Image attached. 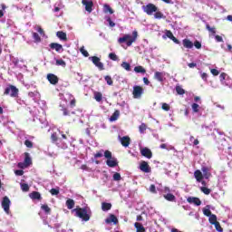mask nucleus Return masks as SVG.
I'll return each instance as SVG.
<instances>
[{
  "label": "nucleus",
  "mask_w": 232,
  "mask_h": 232,
  "mask_svg": "<svg viewBox=\"0 0 232 232\" xmlns=\"http://www.w3.org/2000/svg\"><path fill=\"white\" fill-rule=\"evenodd\" d=\"M141 9L145 14H147V15H151L152 14H154L155 19H166V15H164L162 12L159 11V7H157V5L152 3L142 5Z\"/></svg>",
  "instance_id": "1"
},
{
  "label": "nucleus",
  "mask_w": 232,
  "mask_h": 232,
  "mask_svg": "<svg viewBox=\"0 0 232 232\" xmlns=\"http://www.w3.org/2000/svg\"><path fill=\"white\" fill-rule=\"evenodd\" d=\"M72 213H75V217L81 218L83 222H88L92 218V210L88 207H77L72 210Z\"/></svg>",
  "instance_id": "2"
},
{
  "label": "nucleus",
  "mask_w": 232,
  "mask_h": 232,
  "mask_svg": "<svg viewBox=\"0 0 232 232\" xmlns=\"http://www.w3.org/2000/svg\"><path fill=\"white\" fill-rule=\"evenodd\" d=\"M137 37H139V33L137 31H133L132 36L130 34H125L118 39V43L119 44H123V43H126L127 46H131L133 43L137 41Z\"/></svg>",
  "instance_id": "3"
},
{
  "label": "nucleus",
  "mask_w": 232,
  "mask_h": 232,
  "mask_svg": "<svg viewBox=\"0 0 232 232\" xmlns=\"http://www.w3.org/2000/svg\"><path fill=\"white\" fill-rule=\"evenodd\" d=\"M4 95H10V97H17L19 95V89L14 85H9L5 88Z\"/></svg>",
  "instance_id": "4"
},
{
  "label": "nucleus",
  "mask_w": 232,
  "mask_h": 232,
  "mask_svg": "<svg viewBox=\"0 0 232 232\" xmlns=\"http://www.w3.org/2000/svg\"><path fill=\"white\" fill-rule=\"evenodd\" d=\"M143 94H144V88H142L140 85H135L133 87V91H132L133 99H140V97H142Z\"/></svg>",
  "instance_id": "5"
},
{
  "label": "nucleus",
  "mask_w": 232,
  "mask_h": 232,
  "mask_svg": "<svg viewBox=\"0 0 232 232\" xmlns=\"http://www.w3.org/2000/svg\"><path fill=\"white\" fill-rule=\"evenodd\" d=\"M90 59L92 62V64H94V66H96V68H98L100 72H102V70H104V63L101 62V58L97 56H92L90 57Z\"/></svg>",
  "instance_id": "6"
},
{
  "label": "nucleus",
  "mask_w": 232,
  "mask_h": 232,
  "mask_svg": "<svg viewBox=\"0 0 232 232\" xmlns=\"http://www.w3.org/2000/svg\"><path fill=\"white\" fill-rule=\"evenodd\" d=\"M2 208L5 213H10V198L6 196L3 198Z\"/></svg>",
  "instance_id": "7"
},
{
  "label": "nucleus",
  "mask_w": 232,
  "mask_h": 232,
  "mask_svg": "<svg viewBox=\"0 0 232 232\" xmlns=\"http://www.w3.org/2000/svg\"><path fill=\"white\" fill-rule=\"evenodd\" d=\"M82 4L83 5V6H85L86 12H88L89 14H92V12H93V1L82 0Z\"/></svg>",
  "instance_id": "8"
},
{
  "label": "nucleus",
  "mask_w": 232,
  "mask_h": 232,
  "mask_svg": "<svg viewBox=\"0 0 232 232\" xmlns=\"http://www.w3.org/2000/svg\"><path fill=\"white\" fill-rule=\"evenodd\" d=\"M46 79L50 82V84H53V86L59 83V77H57V75L53 73H48Z\"/></svg>",
  "instance_id": "9"
},
{
  "label": "nucleus",
  "mask_w": 232,
  "mask_h": 232,
  "mask_svg": "<svg viewBox=\"0 0 232 232\" xmlns=\"http://www.w3.org/2000/svg\"><path fill=\"white\" fill-rule=\"evenodd\" d=\"M140 171H143V173H151V168L145 160L140 162Z\"/></svg>",
  "instance_id": "10"
},
{
  "label": "nucleus",
  "mask_w": 232,
  "mask_h": 232,
  "mask_svg": "<svg viewBox=\"0 0 232 232\" xmlns=\"http://www.w3.org/2000/svg\"><path fill=\"white\" fill-rule=\"evenodd\" d=\"M120 139V142L121 144V146H123V148H128V146H130V142H131V139L130 138V136H123V137H119Z\"/></svg>",
  "instance_id": "11"
},
{
  "label": "nucleus",
  "mask_w": 232,
  "mask_h": 232,
  "mask_svg": "<svg viewBox=\"0 0 232 232\" xmlns=\"http://www.w3.org/2000/svg\"><path fill=\"white\" fill-rule=\"evenodd\" d=\"M140 154L142 157H146V159H151V157H153V152H151V150L146 147L140 150Z\"/></svg>",
  "instance_id": "12"
},
{
  "label": "nucleus",
  "mask_w": 232,
  "mask_h": 232,
  "mask_svg": "<svg viewBox=\"0 0 232 232\" xmlns=\"http://www.w3.org/2000/svg\"><path fill=\"white\" fill-rule=\"evenodd\" d=\"M201 171L203 173V179H210L211 175V168L209 167H202Z\"/></svg>",
  "instance_id": "13"
},
{
  "label": "nucleus",
  "mask_w": 232,
  "mask_h": 232,
  "mask_svg": "<svg viewBox=\"0 0 232 232\" xmlns=\"http://www.w3.org/2000/svg\"><path fill=\"white\" fill-rule=\"evenodd\" d=\"M187 202H188V204H195V206H200V204H202L200 198L191 197L187 198Z\"/></svg>",
  "instance_id": "14"
},
{
  "label": "nucleus",
  "mask_w": 232,
  "mask_h": 232,
  "mask_svg": "<svg viewBox=\"0 0 232 232\" xmlns=\"http://www.w3.org/2000/svg\"><path fill=\"white\" fill-rule=\"evenodd\" d=\"M106 224H111V222L113 224H119V219L117 218V217L113 214H111L110 217L108 218L105 219Z\"/></svg>",
  "instance_id": "15"
},
{
  "label": "nucleus",
  "mask_w": 232,
  "mask_h": 232,
  "mask_svg": "<svg viewBox=\"0 0 232 232\" xmlns=\"http://www.w3.org/2000/svg\"><path fill=\"white\" fill-rule=\"evenodd\" d=\"M52 50H55V52H63V45L57 43H52L49 44Z\"/></svg>",
  "instance_id": "16"
},
{
  "label": "nucleus",
  "mask_w": 232,
  "mask_h": 232,
  "mask_svg": "<svg viewBox=\"0 0 232 232\" xmlns=\"http://www.w3.org/2000/svg\"><path fill=\"white\" fill-rule=\"evenodd\" d=\"M194 177L197 182H202L204 179V175L202 174V171H200L199 169H197L196 171H194Z\"/></svg>",
  "instance_id": "17"
},
{
  "label": "nucleus",
  "mask_w": 232,
  "mask_h": 232,
  "mask_svg": "<svg viewBox=\"0 0 232 232\" xmlns=\"http://www.w3.org/2000/svg\"><path fill=\"white\" fill-rule=\"evenodd\" d=\"M163 198H165V200H168V202H176L177 201V198L175 197V195H173L171 193H167V194L163 195Z\"/></svg>",
  "instance_id": "18"
},
{
  "label": "nucleus",
  "mask_w": 232,
  "mask_h": 232,
  "mask_svg": "<svg viewBox=\"0 0 232 232\" xmlns=\"http://www.w3.org/2000/svg\"><path fill=\"white\" fill-rule=\"evenodd\" d=\"M182 44L184 48H188V50H191V48H193V42H191V40L189 39H183Z\"/></svg>",
  "instance_id": "19"
},
{
  "label": "nucleus",
  "mask_w": 232,
  "mask_h": 232,
  "mask_svg": "<svg viewBox=\"0 0 232 232\" xmlns=\"http://www.w3.org/2000/svg\"><path fill=\"white\" fill-rule=\"evenodd\" d=\"M119 117H121V111L116 110L112 115L110 117L111 122H115V121L119 120Z\"/></svg>",
  "instance_id": "20"
},
{
  "label": "nucleus",
  "mask_w": 232,
  "mask_h": 232,
  "mask_svg": "<svg viewBox=\"0 0 232 232\" xmlns=\"http://www.w3.org/2000/svg\"><path fill=\"white\" fill-rule=\"evenodd\" d=\"M24 166L25 168H28V166H31L32 164V158H30V153L24 152Z\"/></svg>",
  "instance_id": "21"
},
{
  "label": "nucleus",
  "mask_w": 232,
  "mask_h": 232,
  "mask_svg": "<svg viewBox=\"0 0 232 232\" xmlns=\"http://www.w3.org/2000/svg\"><path fill=\"white\" fill-rule=\"evenodd\" d=\"M154 79H156V81H159V82H164V73H162L160 72H156L154 73Z\"/></svg>",
  "instance_id": "22"
},
{
  "label": "nucleus",
  "mask_w": 232,
  "mask_h": 232,
  "mask_svg": "<svg viewBox=\"0 0 232 232\" xmlns=\"http://www.w3.org/2000/svg\"><path fill=\"white\" fill-rule=\"evenodd\" d=\"M107 166L109 168H115L116 166H119V162H117V160H107L106 161Z\"/></svg>",
  "instance_id": "23"
},
{
  "label": "nucleus",
  "mask_w": 232,
  "mask_h": 232,
  "mask_svg": "<svg viewBox=\"0 0 232 232\" xmlns=\"http://www.w3.org/2000/svg\"><path fill=\"white\" fill-rule=\"evenodd\" d=\"M30 198H32L33 200H41V193L34 191L30 194Z\"/></svg>",
  "instance_id": "24"
},
{
  "label": "nucleus",
  "mask_w": 232,
  "mask_h": 232,
  "mask_svg": "<svg viewBox=\"0 0 232 232\" xmlns=\"http://www.w3.org/2000/svg\"><path fill=\"white\" fill-rule=\"evenodd\" d=\"M65 206H67L68 209H72V208H75V201L72 198H68L65 202Z\"/></svg>",
  "instance_id": "25"
},
{
  "label": "nucleus",
  "mask_w": 232,
  "mask_h": 232,
  "mask_svg": "<svg viewBox=\"0 0 232 232\" xmlns=\"http://www.w3.org/2000/svg\"><path fill=\"white\" fill-rule=\"evenodd\" d=\"M57 37L61 39V41H68V37L66 36V33L63 31H58L56 33Z\"/></svg>",
  "instance_id": "26"
},
{
  "label": "nucleus",
  "mask_w": 232,
  "mask_h": 232,
  "mask_svg": "<svg viewBox=\"0 0 232 232\" xmlns=\"http://www.w3.org/2000/svg\"><path fill=\"white\" fill-rule=\"evenodd\" d=\"M134 227H136V232H146V228H144V226L142 224L136 222L134 224Z\"/></svg>",
  "instance_id": "27"
},
{
  "label": "nucleus",
  "mask_w": 232,
  "mask_h": 232,
  "mask_svg": "<svg viewBox=\"0 0 232 232\" xmlns=\"http://www.w3.org/2000/svg\"><path fill=\"white\" fill-rule=\"evenodd\" d=\"M102 211H110V209H111V203L102 202Z\"/></svg>",
  "instance_id": "28"
},
{
  "label": "nucleus",
  "mask_w": 232,
  "mask_h": 232,
  "mask_svg": "<svg viewBox=\"0 0 232 232\" xmlns=\"http://www.w3.org/2000/svg\"><path fill=\"white\" fill-rule=\"evenodd\" d=\"M134 72L136 73H146V69L142 65H138L134 67Z\"/></svg>",
  "instance_id": "29"
},
{
  "label": "nucleus",
  "mask_w": 232,
  "mask_h": 232,
  "mask_svg": "<svg viewBox=\"0 0 232 232\" xmlns=\"http://www.w3.org/2000/svg\"><path fill=\"white\" fill-rule=\"evenodd\" d=\"M41 209L44 211L46 215H50V213H52V208H50L47 204L42 205Z\"/></svg>",
  "instance_id": "30"
},
{
  "label": "nucleus",
  "mask_w": 232,
  "mask_h": 232,
  "mask_svg": "<svg viewBox=\"0 0 232 232\" xmlns=\"http://www.w3.org/2000/svg\"><path fill=\"white\" fill-rule=\"evenodd\" d=\"M103 12H104V14H113V9L110 6V5H108V4H105L104 5H103Z\"/></svg>",
  "instance_id": "31"
},
{
  "label": "nucleus",
  "mask_w": 232,
  "mask_h": 232,
  "mask_svg": "<svg viewBox=\"0 0 232 232\" xmlns=\"http://www.w3.org/2000/svg\"><path fill=\"white\" fill-rule=\"evenodd\" d=\"M94 99L97 102H101V101H102V92H94Z\"/></svg>",
  "instance_id": "32"
},
{
  "label": "nucleus",
  "mask_w": 232,
  "mask_h": 232,
  "mask_svg": "<svg viewBox=\"0 0 232 232\" xmlns=\"http://www.w3.org/2000/svg\"><path fill=\"white\" fill-rule=\"evenodd\" d=\"M208 222H209L212 226H213L214 224H217V222H218V221L217 220V215H215V214L210 215L209 218H208Z\"/></svg>",
  "instance_id": "33"
},
{
  "label": "nucleus",
  "mask_w": 232,
  "mask_h": 232,
  "mask_svg": "<svg viewBox=\"0 0 232 232\" xmlns=\"http://www.w3.org/2000/svg\"><path fill=\"white\" fill-rule=\"evenodd\" d=\"M121 68H123L127 72H130L131 71V65L128 62H123L121 63Z\"/></svg>",
  "instance_id": "34"
},
{
  "label": "nucleus",
  "mask_w": 232,
  "mask_h": 232,
  "mask_svg": "<svg viewBox=\"0 0 232 232\" xmlns=\"http://www.w3.org/2000/svg\"><path fill=\"white\" fill-rule=\"evenodd\" d=\"M146 130H148V126L146 125V123H141L139 126V131L140 133H144L146 131Z\"/></svg>",
  "instance_id": "35"
},
{
  "label": "nucleus",
  "mask_w": 232,
  "mask_h": 232,
  "mask_svg": "<svg viewBox=\"0 0 232 232\" xmlns=\"http://www.w3.org/2000/svg\"><path fill=\"white\" fill-rule=\"evenodd\" d=\"M104 80L106 81V82H107V84H108L109 86H113V80L111 79V76L106 75V76L104 77Z\"/></svg>",
  "instance_id": "36"
},
{
  "label": "nucleus",
  "mask_w": 232,
  "mask_h": 232,
  "mask_svg": "<svg viewBox=\"0 0 232 232\" xmlns=\"http://www.w3.org/2000/svg\"><path fill=\"white\" fill-rule=\"evenodd\" d=\"M176 92L178 95H184L186 93V91L180 86H176Z\"/></svg>",
  "instance_id": "37"
},
{
  "label": "nucleus",
  "mask_w": 232,
  "mask_h": 232,
  "mask_svg": "<svg viewBox=\"0 0 232 232\" xmlns=\"http://www.w3.org/2000/svg\"><path fill=\"white\" fill-rule=\"evenodd\" d=\"M57 66H63V68H66V62L63 59L56 60Z\"/></svg>",
  "instance_id": "38"
},
{
  "label": "nucleus",
  "mask_w": 232,
  "mask_h": 232,
  "mask_svg": "<svg viewBox=\"0 0 232 232\" xmlns=\"http://www.w3.org/2000/svg\"><path fill=\"white\" fill-rule=\"evenodd\" d=\"M213 226H215V228L218 232H224V228L220 226V222H216Z\"/></svg>",
  "instance_id": "39"
},
{
  "label": "nucleus",
  "mask_w": 232,
  "mask_h": 232,
  "mask_svg": "<svg viewBox=\"0 0 232 232\" xmlns=\"http://www.w3.org/2000/svg\"><path fill=\"white\" fill-rule=\"evenodd\" d=\"M200 191H202L204 195H209L211 193V190L208 188V187H201Z\"/></svg>",
  "instance_id": "40"
},
{
  "label": "nucleus",
  "mask_w": 232,
  "mask_h": 232,
  "mask_svg": "<svg viewBox=\"0 0 232 232\" xmlns=\"http://www.w3.org/2000/svg\"><path fill=\"white\" fill-rule=\"evenodd\" d=\"M33 39L35 43H41V36L37 33H33Z\"/></svg>",
  "instance_id": "41"
},
{
  "label": "nucleus",
  "mask_w": 232,
  "mask_h": 232,
  "mask_svg": "<svg viewBox=\"0 0 232 232\" xmlns=\"http://www.w3.org/2000/svg\"><path fill=\"white\" fill-rule=\"evenodd\" d=\"M51 140H52V142H53V143H55V142H57V140H59V136L57 135V132H53L51 135Z\"/></svg>",
  "instance_id": "42"
},
{
  "label": "nucleus",
  "mask_w": 232,
  "mask_h": 232,
  "mask_svg": "<svg viewBox=\"0 0 232 232\" xmlns=\"http://www.w3.org/2000/svg\"><path fill=\"white\" fill-rule=\"evenodd\" d=\"M109 59H111V61H119V56H117L115 53H109Z\"/></svg>",
  "instance_id": "43"
},
{
  "label": "nucleus",
  "mask_w": 232,
  "mask_h": 232,
  "mask_svg": "<svg viewBox=\"0 0 232 232\" xmlns=\"http://www.w3.org/2000/svg\"><path fill=\"white\" fill-rule=\"evenodd\" d=\"M21 189L22 191H24V192L30 191V186H28V184L26 183H23L21 184Z\"/></svg>",
  "instance_id": "44"
},
{
  "label": "nucleus",
  "mask_w": 232,
  "mask_h": 232,
  "mask_svg": "<svg viewBox=\"0 0 232 232\" xmlns=\"http://www.w3.org/2000/svg\"><path fill=\"white\" fill-rule=\"evenodd\" d=\"M206 28L208 31L210 32V34H212L213 35H215V34H217V30L215 29V27H211L209 24L206 25Z\"/></svg>",
  "instance_id": "45"
},
{
  "label": "nucleus",
  "mask_w": 232,
  "mask_h": 232,
  "mask_svg": "<svg viewBox=\"0 0 232 232\" xmlns=\"http://www.w3.org/2000/svg\"><path fill=\"white\" fill-rule=\"evenodd\" d=\"M80 52L83 57H90V53L88 51H86V49H84V47L80 48Z\"/></svg>",
  "instance_id": "46"
},
{
  "label": "nucleus",
  "mask_w": 232,
  "mask_h": 232,
  "mask_svg": "<svg viewBox=\"0 0 232 232\" xmlns=\"http://www.w3.org/2000/svg\"><path fill=\"white\" fill-rule=\"evenodd\" d=\"M189 140H190V142L193 143L194 146H198V144H200V141H198V140H197V139L195 140V137H193V136L189 137Z\"/></svg>",
  "instance_id": "47"
},
{
  "label": "nucleus",
  "mask_w": 232,
  "mask_h": 232,
  "mask_svg": "<svg viewBox=\"0 0 232 232\" xmlns=\"http://www.w3.org/2000/svg\"><path fill=\"white\" fill-rule=\"evenodd\" d=\"M71 97H72V99L70 102V106L71 108H75V106L77 105V100H75V98H73V95L72 94Z\"/></svg>",
  "instance_id": "48"
},
{
  "label": "nucleus",
  "mask_w": 232,
  "mask_h": 232,
  "mask_svg": "<svg viewBox=\"0 0 232 232\" xmlns=\"http://www.w3.org/2000/svg\"><path fill=\"white\" fill-rule=\"evenodd\" d=\"M191 107L194 113H198V109L200 108V106L198 103H193Z\"/></svg>",
  "instance_id": "49"
},
{
  "label": "nucleus",
  "mask_w": 232,
  "mask_h": 232,
  "mask_svg": "<svg viewBox=\"0 0 232 232\" xmlns=\"http://www.w3.org/2000/svg\"><path fill=\"white\" fill-rule=\"evenodd\" d=\"M24 146H26V148H34V142H32L30 140H25Z\"/></svg>",
  "instance_id": "50"
},
{
  "label": "nucleus",
  "mask_w": 232,
  "mask_h": 232,
  "mask_svg": "<svg viewBox=\"0 0 232 232\" xmlns=\"http://www.w3.org/2000/svg\"><path fill=\"white\" fill-rule=\"evenodd\" d=\"M193 46H195L197 50H200V48H202V44L199 41H195Z\"/></svg>",
  "instance_id": "51"
},
{
  "label": "nucleus",
  "mask_w": 232,
  "mask_h": 232,
  "mask_svg": "<svg viewBox=\"0 0 232 232\" xmlns=\"http://www.w3.org/2000/svg\"><path fill=\"white\" fill-rule=\"evenodd\" d=\"M203 214L205 215V217H209L210 215H213L209 208H203Z\"/></svg>",
  "instance_id": "52"
},
{
  "label": "nucleus",
  "mask_w": 232,
  "mask_h": 232,
  "mask_svg": "<svg viewBox=\"0 0 232 232\" xmlns=\"http://www.w3.org/2000/svg\"><path fill=\"white\" fill-rule=\"evenodd\" d=\"M161 108L164 110V111H169L170 110L169 104L168 103H162Z\"/></svg>",
  "instance_id": "53"
},
{
  "label": "nucleus",
  "mask_w": 232,
  "mask_h": 232,
  "mask_svg": "<svg viewBox=\"0 0 232 232\" xmlns=\"http://www.w3.org/2000/svg\"><path fill=\"white\" fill-rule=\"evenodd\" d=\"M102 153H104V150H102L94 154V159H101L102 157Z\"/></svg>",
  "instance_id": "54"
},
{
  "label": "nucleus",
  "mask_w": 232,
  "mask_h": 232,
  "mask_svg": "<svg viewBox=\"0 0 232 232\" xmlns=\"http://www.w3.org/2000/svg\"><path fill=\"white\" fill-rule=\"evenodd\" d=\"M104 157H105V159H108V160H111V151L105 150L104 151Z\"/></svg>",
  "instance_id": "55"
},
{
  "label": "nucleus",
  "mask_w": 232,
  "mask_h": 232,
  "mask_svg": "<svg viewBox=\"0 0 232 232\" xmlns=\"http://www.w3.org/2000/svg\"><path fill=\"white\" fill-rule=\"evenodd\" d=\"M50 193L53 196L59 195V188H51Z\"/></svg>",
  "instance_id": "56"
},
{
  "label": "nucleus",
  "mask_w": 232,
  "mask_h": 232,
  "mask_svg": "<svg viewBox=\"0 0 232 232\" xmlns=\"http://www.w3.org/2000/svg\"><path fill=\"white\" fill-rule=\"evenodd\" d=\"M113 180H116V181H119V180H121V173H118V172H115L114 174H113Z\"/></svg>",
  "instance_id": "57"
},
{
  "label": "nucleus",
  "mask_w": 232,
  "mask_h": 232,
  "mask_svg": "<svg viewBox=\"0 0 232 232\" xmlns=\"http://www.w3.org/2000/svg\"><path fill=\"white\" fill-rule=\"evenodd\" d=\"M107 22L109 23V26H111V28H113L115 26V23L111 21V17L107 18Z\"/></svg>",
  "instance_id": "58"
},
{
  "label": "nucleus",
  "mask_w": 232,
  "mask_h": 232,
  "mask_svg": "<svg viewBox=\"0 0 232 232\" xmlns=\"http://www.w3.org/2000/svg\"><path fill=\"white\" fill-rule=\"evenodd\" d=\"M150 193L157 194V188L155 187V185H150Z\"/></svg>",
  "instance_id": "59"
},
{
  "label": "nucleus",
  "mask_w": 232,
  "mask_h": 232,
  "mask_svg": "<svg viewBox=\"0 0 232 232\" xmlns=\"http://www.w3.org/2000/svg\"><path fill=\"white\" fill-rule=\"evenodd\" d=\"M15 175L18 177H22V175H24V171L23 169H17L14 171Z\"/></svg>",
  "instance_id": "60"
},
{
  "label": "nucleus",
  "mask_w": 232,
  "mask_h": 232,
  "mask_svg": "<svg viewBox=\"0 0 232 232\" xmlns=\"http://www.w3.org/2000/svg\"><path fill=\"white\" fill-rule=\"evenodd\" d=\"M210 72H211L212 75H215V76H217V75H218V73H220V72H218V70H217V69H211Z\"/></svg>",
  "instance_id": "61"
},
{
  "label": "nucleus",
  "mask_w": 232,
  "mask_h": 232,
  "mask_svg": "<svg viewBox=\"0 0 232 232\" xmlns=\"http://www.w3.org/2000/svg\"><path fill=\"white\" fill-rule=\"evenodd\" d=\"M37 32L40 34V35H44V30L41 26H38Z\"/></svg>",
  "instance_id": "62"
},
{
  "label": "nucleus",
  "mask_w": 232,
  "mask_h": 232,
  "mask_svg": "<svg viewBox=\"0 0 232 232\" xmlns=\"http://www.w3.org/2000/svg\"><path fill=\"white\" fill-rule=\"evenodd\" d=\"M62 111L63 112V115H64V116L70 115V111H68V109H66V108H63V109H62Z\"/></svg>",
  "instance_id": "63"
},
{
  "label": "nucleus",
  "mask_w": 232,
  "mask_h": 232,
  "mask_svg": "<svg viewBox=\"0 0 232 232\" xmlns=\"http://www.w3.org/2000/svg\"><path fill=\"white\" fill-rule=\"evenodd\" d=\"M219 80H220V81H226V73H225V72H222V73L219 75Z\"/></svg>",
  "instance_id": "64"
}]
</instances>
